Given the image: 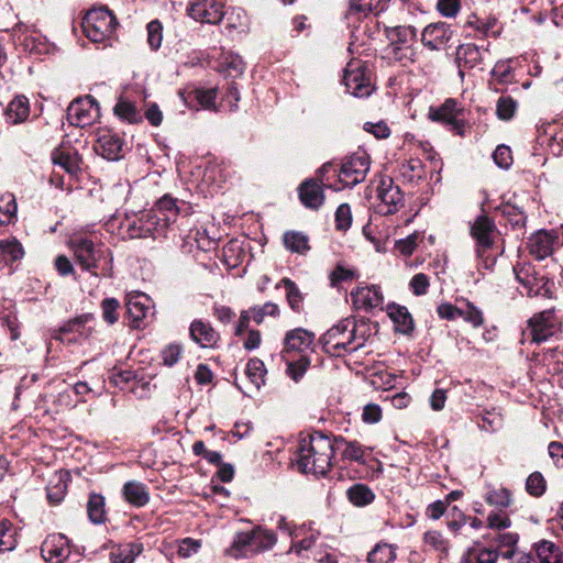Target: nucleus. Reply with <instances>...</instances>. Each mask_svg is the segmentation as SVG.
Here are the masks:
<instances>
[{
    "label": "nucleus",
    "instance_id": "obj_1",
    "mask_svg": "<svg viewBox=\"0 0 563 563\" xmlns=\"http://www.w3.org/2000/svg\"><path fill=\"white\" fill-rule=\"evenodd\" d=\"M333 454V441L322 432H313L300 439L296 465L302 473L323 476L331 467Z\"/></svg>",
    "mask_w": 563,
    "mask_h": 563
},
{
    "label": "nucleus",
    "instance_id": "obj_2",
    "mask_svg": "<svg viewBox=\"0 0 563 563\" xmlns=\"http://www.w3.org/2000/svg\"><path fill=\"white\" fill-rule=\"evenodd\" d=\"M77 263L82 269L98 277L112 276V253L102 243H95L85 236H74L69 241Z\"/></svg>",
    "mask_w": 563,
    "mask_h": 563
},
{
    "label": "nucleus",
    "instance_id": "obj_3",
    "mask_svg": "<svg viewBox=\"0 0 563 563\" xmlns=\"http://www.w3.org/2000/svg\"><path fill=\"white\" fill-rule=\"evenodd\" d=\"M323 351L331 356H343L357 351L364 345V339L356 335V322L345 318L329 329L321 338Z\"/></svg>",
    "mask_w": 563,
    "mask_h": 563
},
{
    "label": "nucleus",
    "instance_id": "obj_4",
    "mask_svg": "<svg viewBox=\"0 0 563 563\" xmlns=\"http://www.w3.org/2000/svg\"><path fill=\"white\" fill-rule=\"evenodd\" d=\"M496 234L495 222L485 214L476 217L471 225V235L476 241V256L478 266L493 269L496 257L490 254Z\"/></svg>",
    "mask_w": 563,
    "mask_h": 563
},
{
    "label": "nucleus",
    "instance_id": "obj_5",
    "mask_svg": "<svg viewBox=\"0 0 563 563\" xmlns=\"http://www.w3.org/2000/svg\"><path fill=\"white\" fill-rule=\"evenodd\" d=\"M82 31L93 43L109 40L118 26V21L107 7L90 9L82 19Z\"/></svg>",
    "mask_w": 563,
    "mask_h": 563
},
{
    "label": "nucleus",
    "instance_id": "obj_6",
    "mask_svg": "<svg viewBox=\"0 0 563 563\" xmlns=\"http://www.w3.org/2000/svg\"><path fill=\"white\" fill-rule=\"evenodd\" d=\"M369 167L371 157L366 152L358 151L347 156L342 162L339 170V181L342 184V187H333V189L338 191L363 183L369 172Z\"/></svg>",
    "mask_w": 563,
    "mask_h": 563
},
{
    "label": "nucleus",
    "instance_id": "obj_7",
    "mask_svg": "<svg viewBox=\"0 0 563 563\" xmlns=\"http://www.w3.org/2000/svg\"><path fill=\"white\" fill-rule=\"evenodd\" d=\"M343 82L346 90L357 98L368 97L373 91L367 69L361 60L352 59L347 63Z\"/></svg>",
    "mask_w": 563,
    "mask_h": 563
},
{
    "label": "nucleus",
    "instance_id": "obj_8",
    "mask_svg": "<svg viewBox=\"0 0 563 563\" xmlns=\"http://www.w3.org/2000/svg\"><path fill=\"white\" fill-rule=\"evenodd\" d=\"M429 117L432 121L450 126L456 134H464V108L456 100L446 99L439 108H430Z\"/></svg>",
    "mask_w": 563,
    "mask_h": 563
},
{
    "label": "nucleus",
    "instance_id": "obj_9",
    "mask_svg": "<svg viewBox=\"0 0 563 563\" xmlns=\"http://www.w3.org/2000/svg\"><path fill=\"white\" fill-rule=\"evenodd\" d=\"M528 325L532 342L541 343L560 330L561 322L554 309H547L530 318Z\"/></svg>",
    "mask_w": 563,
    "mask_h": 563
},
{
    "label": "nucleus",
    "instance_id": "obj_10",
    "mask_svg": "<svg viewBox=\"0 0 563 563\" xmlns=\"http://www.w3.org/2000/svg\"><path fill=\"white\" fill-rule=\"evenodd\" d=\"M98 117L99 104L91 96L78 98L67 108V120L75 126H88L92 124Z\"/></svg>",
    "mask_w": 563,
    "mask_h": 563
},
{
    "label": "nucleus",
    "instance_id": "obj_11",
    "mask_svg": "<svg viewBox=\"0 0 563 563\" xmlns=\"http://www.w3.org/2000/svg\"><path fill=\"white\" fill-rule=\"evenodd\" d=\"M377 197L380 200V212L386 216L398 212L405 205L404 192L389 177H384L380 180Z\"/></svg>",
    "mask_w": 563,
    "mask_h": 563
},
{
    "label": "nucleus",
    "instance_id": "obj_12",
    "mask_svg": "<svg viewBox=\"0 0 563 563\" xmlns=\"http://www.w3.org/2000/svg\"><path fill=\"white\" fill-rule=\"evenodd\" d=\"M159 214L145 211L135 219L128 220L125 228L131 239H144L163 231Z\"/></svg>",
    "mask_w": 563,
    "mask_h": 563
},
{
    "label": "nucleus",
    "instance_id": "obj_13",
    "mask_svg": "<svg viewBox=\"0 0 563 563\" xmlns=\"http://www.w3.org/2000/svg\"><path fill=\"white\" fill-rule=\"evenodd\" d=\"M488 49H481L473 43L461 44L456 47L455 64L459 69V76L463 80L467 70L479 67L484 60V53Z\"/></svg>",
    "mask_w": 563,
    "mask_h": 563
},
{
    "label": "nucleus",
    "instance_id": "obj_14",
    "mask_svg": "<svg viewBox=\"0 0 563 563\" xmlns=\"http://www.w3.org/2000/svg\"><path fill=\"white\" fill-rule=\"evenodd\" d=\"M41 553L48 563H63L70 554L68 539L62 533L49 534L42 543Z\"/></svg>",
    "mask_w": 563,
    "mask_h": 563
},
{
    "label": "nucleus",
    "instance_id": "obj_15",
    "mask_svg": "<svg viewBox=\"0 0 563 563\" xmlns=\"http://www.w3.org/2000/svg\"><path fill=\"white\" fill-rule=\"evenodd\" d=\"M188 12L194 20L209 24H218L224 15L223 5L218 0H198Z\"/></svg>",
    "mask_w": 563,
    "mask_h": 563
},
{
    "label": "nucleus",
    "instance_id": "obj_16",
    "mask_svg": "<svg viewBox=\"0 0 563 563\" xmlns=\"http://www.w3.org/2000/svg\"><path fill=\"white\" fill-rule=\"evenodd\" d=\"M122 146L123 141L118 134L102 130L98 132L93 150L108 161H118L122 157Z\"/></svg>",
    "mask_w": 563,
    "mask_h": 563
},
{
    "label": "nucleus",
    "instance_id": "obj_17",
    "mask_svg": "<svg viewBox=\"0 0 563 563\" xmlns=\"http://www.w3.org/2000/svg\"><path fill=\"white\" fill-rule=\"evenodd\" d=\"M126 314L132 327L140 328L141 322L153 313V307L150 297L144 294H130L126 297Z\"/></svg>",
    "mask_w": 563,
    "mask_h": 563
},
{
    "label": "nucleus",
    "instance_id": "obj_18",
    "mask_svg": "<svg viewBox=\"0 0 563 563\" xmlns=\"http://www.w3.org/2000/svg\"><path fill=\"white\" fill-rule=\"evenodd\" d=\"M190 339L202 349H214L220 341V334L212 325L201 319H195L189 325Z\"/></svg>",
    "mask_w": 563,
    "mask_h": 563
},
{
    "label": "nucleus",
    "instance_id": "obj_19",
    "mask_svg": "<svg viewBox=\"0 0 563 563\" xmlns=\"http://www.w3.org/2000/svg\"><path fill=\"white\" fill-rule=\"evenodd\" d=\"M334 452L336 451L342 460L355 462L361 465L366 463V455L372 451L369 448L362 445L358 441H349L343 437L333 440Z\"/></svg>",
    "mask_w": 563,
    "mask_h": 563
},
{
    "label": "nucleus",
    "instance_id": "obj_20",
    "mask_svg": "<svg viewBox=\"0 0 563 563\" xmlns=\"http://www.w3.org/2000/svg\"><path fill=\"white\" fill-rule=\"evenodd\" d=\"M453 32L443 22L429 24L422 32V43L431 51H439L452 38Z\"/></svg>",
    "mask_w": 563,
    "mask_h": 563
},
{
    "label": "nucleus",
    "instance_id": "obj_21",
    "mask_svg": "<svg viewBox=\"0 0 563 563\" xmlns=\"http://www.w3.org/2000/svg\"><path fill=\"white\" fill-rule=\"evenodd\" d=\"M351 298L355 309L365 311L379 307L384 300L380 289L374 285L357 287L351 292Z\"/></svg>",
    "mask_w": 563,
    "mask_h": 563
},
{
    "label": "nucleus",
    "instance_id": "obj_22",
    "mask_svg": "<svg viewBox=\"0 0 563 563\" xmlns=\"http://www.w3.org/2000/svg\"><path fill=\"white\" fill-rule=\"evenodd\" d=\"M301 203L312 210H318L324 202L323 188L316 179H306L298 188Z\"/></svg>",
    "mask_w": 563,
    "mask_h": 563
},
{
    "label": "nucleus",
    "instance_id": "obj_23",
    "mask_svg": "<svg viewBox=\"0 0 563 563\" xmlns=\"http://www.w3.org/2000/svg\"><path fill=\"white\" fill-rule=\"evenodd\" d=\"M556 236L547 232L539 231L529 239V251L537 260H544L552 254Z\"/></svg>",
    "mask_w": 563,
    "mask_h": 563
},
{
    "label": "nucleus",
    "instance_id": "obj_24",
    "mask_svg": "<svg viewBox=\"0 0 563 563\" xmlns=\"http://www.w3.org/2000/svg\"><path fill=\"white\" fill-rule=\"evenodd\" d=\"M184 102L190 108L202 107L205 109H214V102L217 98L216 88H196L190 91L180 93Z\"/></svg>",
    "mask_w": 563,
    "mask_h": 563
},
{
    "label": "nucleus",
    "instance_id": "obj_25",
    "mask_svg": "<svg viewBox=\"0 0 563 563\" xmlns=\"http://www.w3.org/2000/svg\"><path fill=\"white\" fill-rule=\"evenodd\" d=\"M225 553L234 559L249 556L250 554L255 553L253 531L236 532L231 545L225 550Z\"/></svg>",
    "mask_w": 563,
    "mask_h": 563
},
{
    "label": "nucleus",
    "instance_id": "obj_26",
    "mask_svg": "<svg viewBox=\"0 0 563 563\" xmlns=\"http://www.w3.org/2000/svg\"><path fill=\"white\" fill-rule=\"evenodd\" d=\"M80 157L77 152L73 150L56 148L52 152V162L54 165L62 167L70 176L76 177L80 168Z\"/></svg>",
    "mask_w": 563,
    "mask_h": 563
},
{
    "label": "nucleus",
    "instance_id": "obj_27",
    "mask_svg": "<svg viewBox=\"0 0 563 563\" xmlns=\"http://www.w3.org/2000/svg\"><path fill=\"white\" fill-rule=\"evenodd\" d=\"M150 212L159 214L161 217V228L164 230L172 222H175L177 216L179 213V208L177 206V200L169 195H165L162 197L155 205V208L148 210Z\"/></svg>",
    "mask_w": 563,
    "mask_h": 563
},
{
    "label": "nucleus",
    "instance_id": "obj_28",
    "mask_svg": "<svg viewBox=\"0 0 563 563\" xmlns=\"http://www.w3.org/2000/svg\"><path fill=\"white\" fill-rule=\"evenodd\" d=\"M314 341V334L302 328L288 331L284 343L287 351L305 352L311 349Z\"/></svg>",
    "mask_w": 563,
    "mask_h": 563
},
{
    "label": "nucleus",
    "instance_id": "obj_29",
    "mask_svg": "<svg viewBox=\"0 0 563 563\" xmlns=\"http://www.w3.org/2000/svg\"><path fill=\"white\" fill-rule=\"evenodd\" d=\"M387 311L397 332L408 335L413 331V319L406 307L391 303L388 305Z\"/></svg>",
    "mask_w": 563,
    "mask_h": 563
},
{
    "label": "nucleus",
    "instance_id": "obj_30",
    "mask_svg": "<svg viewBox=\"0 0 563 563\" xmlns=\"http://www.w3.org/2000/svg\"><path fill=\"white\" fill-rule=\"evenodd\" d=\"M5 120L11 124H19L30 115L29 99L24 96H16L7 107Z\"/></svg>",
    "mask_w": 563,
    "mask_h": 563
},
{
    "label": "nucleus",
    "instance_id": "obj_31",
    "mask_svg": "<svg viewBox=\"0 0 563 563\" xmlns=\"http://www.w3.org/2000/svg\"><path fill=\"white\" fill-rule=\"evenodd\" d=\"M122 494L124 499L135 507H143L150 501L147 488L140 482L131 481L125 483Z\"/></svg>",
    "mask_w": 563,
    "mask_h": 563
},
{
    "label": "nucleus",
    "instance_id": "obj_32",
    "mask_svg": "<svg viewBox=\"0 0 563 563\" xmlns=\"http://www.w3.org/2000/svg\"><path fill=\"white\" fill-rule=\"evenodd\" d=\"M23 256V246L15 238L0 240V263L12 265Z\"/></svg>",
    "mask_w": 563,
    "mask_h": 563
},
{
    "label": "nucleus",
    "instance_id": "obj_33",
    "mask_svg": "<svg viewBox=\"0 0 563 563\" xmlns=\"http://www.w3.org/2000/svg\"><path fill=\"white\" fill-rule=\"evenodd\" d=\"M467 25L473 27L483 36L497 37L501 33L500 24L497 19L493 16L479 18L477 15H472L467 20Z\"/></svg>",
    "mask_w": 563,
    "mask_h": 563
},
{
    "label": "nucleus",
    "instance_id": "obj_34",
    "mask_svg": "<svg viewBox=\"0 0 563 563\" xmlns=\"http://www.w3.org/2000/svg\"><path fill=\"white\" fill-rule=\"evenodd\" d=\"M498 550L475 544L463 555V563H496Z\"/></svg>",
    "mask_w": 563,
    "mask_h": 563
},
{
    "label": "nucleus",
    "instance_id": "obj_35",
    "mask_svg": "<svg viewBox=\"0 0 563 563\" xmlns=\"http://www.w3.org/2000/svg\"><path fill=\"white\" fill-rule=\"evenodd\" d=\"M283 243L286 250L300 255L310 250L308 235L299 231H286L283 235Z\"/></svg>",
    "mask_w": 563,
    "mask_h": 563
},
{
    "label": "nucleus",
    "instance_id": "obj_36",
    "mask_svg": "<svg viewBox=\"0 0 563 563\" xmlns=\"http://www.w3.org/2000/svg\"><path fill=\"white\" fill-rule=\"evenodd\" d=\"M143 551L142 543H129L112 550L110 553L111 563H134L136 556Z\"/></svg>",
    "mask_w": 563,
    "mask_h": 563
},
{
    "label": "nucleus",
    "instance_id": "obj_37",
    "mask_svg": "<svg viewBox=\"0 0 563 563\" xmlns=\"http://www.w3.org/2000/svg\"><path fill=\"white\" fill-rule=\"evenodd\" d=\"M349 500L356 507H365L375 499L374 492L364 484H354L346 492Z\"/></svg>",
    "mask_w": 563,
    "mask_h": 563
},
{
    "label": "nucleus",
    "instance_id": "obj_38",
    "mask_svg": "<svg viewBox=\"0 0 563 563\" xmlns=\"http://www.w3.org/2000/svg\"><path fill=\"white\" fill-rule=\"evenodd\" d=\"M398 173L405 181L413 183L423 177L424 166L419 158H410L399 165Z\"/></svg>",
    "mask_w": 563,
    "mask_h": 563
},
{
    "label": "nucleus",
    "instance_id": "obj_39",
    "mask_svg": "<svg viewBox=\"0 0 563 563\" xmlns=\"http://www.w3.org/2000/svg\"><path fill=\"white\" fill-rule=\"evenodd\" d=\"M283 286L286 290V300L290 309L295 312H299L302 307L303 296L299 290L295 282L288 277H284L276 287Z\"/></svg>",
    "mask_w": 563,
    "mask_h": 563
},
{
    "label": "nucleus",
    "instance_id": "obj_40",
    "mask_svg": "<svg viewBox=\"0 0 563 563\" xmlns=\"http://www.w3.org/2000/svg\"><path fill=\"white\" fill-rule=\"evenodd\" d=\"M87 514L89 520L95 525H100L106 520V501L100 494H90L87 503Z\"/></svg>",
    "mask_w": 563,
    "mask_h": 563
},
{
    "label": "nucleus",
    "instance_id": "obj_41",
    "mask_svg": "<svg viewBox=\"0 0 563 563\" xmlns=\"http://www.w3.org/2000/svg\"><path fill=\"white\" fill-rule=\"evenodd\" d=\"M536 555L540 563H555L563 552L552 541L541 540L534 544Z\"/></svg>",
    "mask_w": 563,
    "mask_h": 563
},
{
    "label": "nucleus",
    "instance_id": "obj_42",
    "mask_svg": "<svg viewBox=\"0 0 563 563\" xmlns=\"http://www.w3.org/2000/svg\"><path fill=\"white\" fill-rule=\"evenodd\" d=\"M252 531L254 537L255 553L271 550L277 542V536L272 530L257 526Z\"/></svg>",
    "mask_w": 563,
    "mask_h": 563
},
{
    "label": "nucleus",
    "instance_id": "obj_43",
    "mask_svg": "<svg viewBox=\"0 0 563 563\" xmlns=\"http://www.w3.org/2000/svg\"><path fill=\"white\" fill-rule=\"evenodd\" d=\"M114 113L121 120L128 123H140L143 120L141 112L137 110L135 104L126 99H119L114 107Z\"/></svg>",
    "mask_w": 563,
    "mask_h": 563
},
{
    "label": "nucleus",
    "instance_id": "obj_44",
    "mask_svg": "<svg viewBox=\"0 0 563 563\" xmlns=\"http://www.w3.org/2000/svg\"><path fill=\"white\" fill-rule=\"evenodd\" d=\"M396 559V549L388 543H377L368 553V563H391Z\"/></svg>",
    "mask_w": 563,
    "mask_h": 563
},
{
    "label": "nucleus",
    "instance_id": "obj_45",
    "mask_svg": "<svg viewBox=\"0 0 563 563\" xmlns=\"http://www.w3.org/2000/svg\"><path fill=\"white\" fill-rule=\"evenodd\" d=\"M351 11L367 15L369 13L378 14L386 8L384 0H351Z\"/></svg>",
    "mask_w": 563,
    "mask_h": 563
},
{
    "label": "nucleus",
    "instance_id": "obj_46",
    "mask_svg": "<svg viewBox=\"0 0 563 563\" xmlns=\"http://www.w3.org/2000/svg\"><path fill=\"white\" fill-rule=\"evenodd\" d=\"M16 201L13 195L7 194L0 197V224H9L16 216Z\"/></svg>",
    "mask_w": 563,
    "mask_h": 563
},
{
    "label": "nucleus",
    "instance_id": "obj_47",
    "mask_svg": "<svg viewBox=\"0 0 563 563\" xmlns=\"http://www.w3.org/2000/svg\"><path fill=\"white\" fill-rule=\"evenodd\" d=\"M16 531L11 522H0V552L12 551L16 547Z\"/></svg>",
    "mask_w": 563,
    "mask_h": 563
},
{
    "label": "nucleus",
    "instance_id": "obj_48",
    "mask_svg": "<svg viewBox=\"0 0 563 563\" xmlns=\"http://www.w3.org/2000/svg\"><path fill=\"white\" fill-rule=\"evenodd\" d=\"M245 373L256 388H260V386L264 384L266 368L263 361L260 358H251L246 364Z\"/></svg>",
    "mask_w": 563,
    "mask_h": 563
},
{
    "label": "nucleus",
    "instance_id": "obj_49",
    "mask_svg": "<svg viewBox=\"0 0 563 563\" xmlns=\"http://www.w3.org/2000/svg\"><path fill=\"white\" fill-rule=\"evenodd\" d=\"M423 541L426 545L440 554L446 555L449 553L450 543L439 531H427L423 536Z\"/></svg>",
    "mask_w": 563,
    "mask_h": 563
},
{
    "label": "nucleus",
    "instance_id": "obj_50",
    "mask_svg": "<svg viewBox=\"0 0 563 563\" xmlns=\"http://www.w3.org/2000/svg\"><path fill=\"white\" fill-rule=\"evenodd\" d=\"M485 500L492 506L504 509L510 506L511 495L507 488L490 489L487 492Z\"/></svg>",
    "mask_w": 563,
    "mask_h": 563
},
{
    "label": "nucleus",
    "instance_id": "obj_51",
    "mask_svg": "<svg viewBox=\"0 0 563 563\" xmlns=\"http://www.w3.org/2000/svg\"><path fill=\"white\" fill-rule=\"evenodd\" d=\"M252 316V319L257 323L261 324L265 317H276L279 314V307L277 303L267 301L262 306H254L249 309Z\"/></svg>",
    "mask_w": 563,
    "mask_h": 563
},
{
    "label": "nucleus",
    "instance_id": "obj_52",
    "mask_svg": "<svg viewBox=\"0 0 563 563\" xmlns=\"http://www.w3.org/2000/svg\"><path fill=\"white\" fill-rule=\"evenodd\" d=\"M184 346L180 343H169L161 351L162 363L165 366H174L183 356Z\"/></svg>",
    "mask_w": 563,
    "mask_h": 563
},
{
    "label": "nucleus",
    "instance_id": "obj_53",
    "mask_svg": "<svg viewBox=\"0 0 563 563\" xmlns=\"http://www.w3.org/2000/svg\"><path fill=\"white\" fill-rule=\"evenodd\" d=\"M416 35L415 27L411 26H395L388 30V37L391 41V46H400L406 44Z\"/></svg>",
    "mask_w": 563,
    "mask_h": 563
},
{
    "label": "nucleus",
    "instance_id": "obj_54",
    "mask_svg": "<svg viewBox=\"0 0 563 563\" xmlns=\"http://www.w3.org/2000/svg\"><path fill=\"white\" fill-rule=\"evenodd\" d=\"M547 482L540 472L530 474L526 481L527 492L534 497H540L545 493Z\"/></svg>",
    "mask_w": 563,
    "mask_h": 563
},
{
    "label": "nucleus",
    "instance_id": "obj_55",
    "mask_svg": "<svg viewBox=\"0 0 563 563\" xmlns=\"http://www.w3.org/2000/svg\"><path fill=\"white\" fill-rule=\"evenodd\" d=\"M517 110V101L509 97H500L497 101L496 114L500 120H510Z\"/></svg>",
    "mask_w": 563,
    "mask_h": 563
},
{
    "label": "nucleus",
    "instance_id": "obj_56",
    "mask_svg": "<svg viewBox=\"0 0 563 563\" xmlns=\"http://www.w3.org/2000/svg\"><path fill=\"white\" fill-rule=\"evenodd\" d=\"M147 43L153 51H157L163 41V25L159 20H152L147 26Z\"/></svg>",
    "mask_w": 563,
    "mask_h": 563
},
{
    "label": "nucleus",
    "instance_id": "obj_57",
    "mask_svg": "<svg viewBox=\"0 0 563 563\" xmlns=\"http://www.w3.org/2000/svg\"><path fill=\"white\" fill-rule=\"evenodd\" d=\"M460 317L475 328H478L484 323L482 310H479L470 301L466 302L464 308H461Z\"/></svg>",
    "mask_w": 563,
    "mask_h": 563
},
{
    "label": "nucleus",
    "instance_id": "obj_58",
    "mask_svg": "<svg viewBox=\"0 0 563 563\" xmlns=\"http://www.w3.org/2000/svg\"><path fill=\"white\" fill-rule=\"evenodd\" d=\"M355 277H356L355 271L347 268L342 264H338L329 276L330 285L332 287H336L340 283L352 280Z\"/></svg>",
    "mask_w": 563,
    "mask_h": 563
},
{
    "label": "nucleus",
    "instance_id": "obj_59",
    "mask_svg": "<svg viewBox=\"0 0 563 563\" xmlns=\"http://www.w3.org/2000/svg\"><path fill=\"white\" fill-rule=\"evenodd\" d=\"M120 307V302L114 298H106L101 302L102 316L104 321L109 324H113L119 319L118 309Z\"/></svg>",
    "mask_w": 563,
    "mask_h": 563
},
{
    "label": "nucleus",
    "instance_id": "obj_60",
    "mask_svg": "<svg viewBox=\"0 0 563 563\" xmlns=\"http://www.w3.org/2000/svg\"><path fill=\"white\" fill-rule=\"evenodd\" d=\"M309 364L310 361L308 357L300 356L297 361L288 363L287 374L291 377L292 380L299 382L309 367Z\"/></svg>",
    "mask_w": 563,
    "mask_h": 563
},
{
    "label": "nucleus",
    "instance_id": "obj_61",
    "mask_svg": "<svg viewBox=\"0 0 563 563\" xmlns=\"http://www.w3.org/2000/svg\"><path fill=\"white\" fill-rule=\"evenodd\" d=\"M352 213L347 203H341L335 211V228L345 231L351 227Z\"/></svg>",
    "mask_w": 563,
    "mask_h": 563
},
{
    "label": "nucleus",
    "instance_id": "obj_62",
    "mask_svg": "<svg viewBox=\"0 0 563 563\" xmlns=\"http://www.w3.org/2000/svg\"><path fill=\"white\" fill-rule=\"evenodd\" d=\"M430 286L429 277L423 273H418L412 276L409 282V289L415 296H423L427 294Z\"/></svg>",
    "mask_w": 563,
    "mask_h": 563
},
{
    "label": "nucleus",
    "instance_id": "obj_63",
    "mask_svg": "<svg viewBox=\"0 0 563 563\" xmlns=\"http://www.w3.org/2000/svg\"><path fill=\"white\" fill-rule=\"evenodd\" d=\"M493 159L498 167L508 169L512 164L510 147L506 145H498L493 153Z\"/></svg>",
    "mask_w": 563,
    "mask_h": 563
},
{
    "label": "nucleus",
    "instance_id": "obj_64",
    "mask_svg": "<svg viewBox=\"0 0 563 563\" xmlns=\"http://www.w3.org/2000/svg\"><path fill=\"white\" fill-rule=\"evenodd\" d=\"M503 214L507 217V219L514 227L521 228L525 227L526 224L527 218L518 207L506 205L503 208Z\"/></svg>",
    "mask_w": 563,
    "mask_h": 563
}]
</instances>
